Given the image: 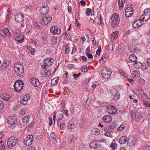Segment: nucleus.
<instances>
[{"label": "nucleus", "mask_w": 150, "mask_h": 150, "mask_svg": "<svg viewBox=\"0 0 150 150\" xmlns=\"http://www.w3.org/2000/svg\"><path fill=\"white\" fill-rule=\"evenodd\" d=\"M15 74L18 76L22 77L24 74L23 67L21 64L16 63L13 67Z\"/></svg>", "instance_id": "1"}, {"label": "nucleus", "mask_w": 150, "mask_h": 150, "mask_svg": "<svg viewBox=\"0 0 150 150\" xmlns=\"http://www.w3.org/2000/svg\"><path fill=\"white\" fill-rule=\"evenodd\" d=\"M120 21L119 14L117 13L113 14L110 21L111 27L113 28L117 27L119 24Z\"/></svg>", "instance_id": "2"}, {"label": "nucleus", "mask_w": 150, "mask_h": 150, "mask_svg": "<svg viewBox=\"0 0 150 150\" xmlns=\"http://www.w3.org/2000/svg\"><path fill=\"white\" fill-rule=\"evenodd\" d=\"M13 86L15 91L20 92L23 86V82L20 80L17 81L14 83Z\"/></svg>", "instance_id": "3"}, {"label": "nucleus", "mask_w": 150, "mask_h": 150, "mask_svg": "<svg viewBox=\"0 0 150 150\" xmlns=\"http://www.w3.org/2000/svg\"><path fill=\"white\" fill-rule=\"evenodd\" d=\"M17 138L14 137H11L8 140L7 146L8 148L12 149L15 146L17 143Z\"/></svg>", "instance_id": "4"}, {"label": "nucleus", "mask_w": 150, "mask_h": 150, "mask_svg": "<svg viewBox=\"0 0 150 150\" xmlns=\"http://www.w3.org/2000/svg\"><path fill=\"white\" fill-rule=\"evenodd\" d=\"M78 120L76 118H74L70 120L67 124V128L68 129H71L74 128L77 125Z\"/></svg>", "instance_id": "5"}, {"label": "nucleus", "mask_w": 150, "mask_h": 150, "mask_svg": "<svg viewBox=\"0 0 150 150\" xmlns=\"http://www.w3.org/2000/svg\"><path fill=\"white\" fill-rule=\"evenodd\" d=\"M143 15H142L138 20L135 21L133 23L132 25L133 28H137L142 25V21L144 22L145 19V17H143Z\"/></svg>", "instance_id": "6"}, {"label": "nucleus", "mask_w": 150, "mask_h": 150, "mask_svg": "<svg viewBox=\"0 0 150 150\" xmlns=\"http://www.w3.org/2000/svg\"><path fill=\"white\" fill-rule=\"evenodd\" d=\"M21 98L20 101V103L23 105H26L27 104L28 101L30 99L29 95L27 94H23L21 96Z\"/></svg>", "instance_id": "7"}, {"label": "nucleus", "mask_w": 150, "mask_h": 150, "mask_svg": "<svg viewBox=\"0 0 150 150\" xmlns=\"http://www.w3.org/2000/svg\"><path fill=\"white\" fill-rule=\"evenodd\" d=\"M50 32L53 35L59 34L61 33V29L56 26H52L50 29Z\"/></svg>", "instance_id": "8"}, {"label": "nucleus", "mask_w": 150, "mask_h": 150, "mask_svg": "<svg viewBox=\"0 0 150 150\" xmlns=\"http://www.w3.org/2000/svg\"><path fill=\"white\" fill-rule=\"evenodd\" d=\"M33 140V136L31 135H28L26 137L24 140V144L27 146L30 145L32 143Z\"/></svg>", "instance_id": "9"}, {"label": "nucleus", "mask_w": 150, "mask_h": 150, "mask_svg": "<svg viewBox=\"0 0 150 150\" xmlns=\"http://www.w3.org/2000/svg\"><path fill=\"white\" fill-rule=\"evenodd\" d=\"M110 93L111 94L112 98L114 100H118L119 98L120 95L119 92L117 90H112Z\"/></svg>", "instance_id": "10"}, {"label": "nucleus", "mask_w": 150, "mask_h": 150, "mask_svg": "<svg viewBox=\"0 0 150 150\" xmlns=\"http://www.w3.org/2000/svg\"><path fill=\"white\" fill-rule=\"evenodd\" d=\"M52 17L51 16L43 17L41 20V23L42 25H46L52 21Z\"/></svg>", "instance_id": "11"}, {"label": "nucleus", "mask_w": 150, "mask_h": 150, "mask_svg": "<svg viewBox=\"0 0 150 150\" xmlns=\"http://www.w3.org/2000/svg\"><path fill=\"white\" fill-rule=\"evenodd\" d=\"M49 11L48 7L46 5L42 6L40 8V12L42 15H45Z\"/></svg>", "instance_id": "12"}, {"label": "nucleus", "mask_w": 150, "mask_h": 150, "mask_svg": "<svg viewBox=\"0 0 150 150\" xmlns=\"http://www.w3.org/2000/svg\"><path fill=\"white\" fill-rule=\"evenodd\" d=\"M15 19L17 22L21 23L24 21V16L21 13H18L15 16Z\"/></svg>", "instance_id": "13"}, {"label": "nucleus", "mask_w": 150, "mask_h": 150, "mask_svg": "<svg viewBox=\"0 0 150 150\" xmlns=\"http://www.w3.org/2000/svg\"><path fill=\"white\" fill-rule=\"evenodd\" d=\"M16 120L15 116L14 115H12L9 117L8 120V122L9 124L13 125L16 123Z\"/></svg>", "instance_id": "14"}, {"label": "nucleus", "mask_w": 150, "mask_h": 150, "mask_svg": "<svg viewBox=\"0 0 150 150\" xmlns=\"http://www.w3.org/2000/svg\"><path fill=\"white\" fill-rule=\"evenodd\" d=\"M30 80L32 84L34 87H38L40 85V83L37 79L35 78H32Z\"/></svg>", "instance_id": "15"}, {"label": "nucleus", "mask_w": 150, "mask_h": 150, "mask_svg": "<svg viewBox=\"0 0 150 150\" xmlns=\"http://www.w3.org/2000/svg\"><path fill=\"white\" fill-rule=\"evenodd\" d=\"M1 35L4 37L6 36L11 35V33H10L9 30L8 28H4L1 32Z\"/></svg>", "instance_id": "16"}, {"label": "nucleus", "mask_w": 150, "mask_h": 150, "mask_svg": "<svg viewBox=\"0 0 150 150\" xmlns=\"http://www.w3.org/2000/svg\"><path fill=\"white\" fill-rule=\"evenodd\" d=\"M107 110L108 112H116V108L113 105H109L107 106Z\"/></svg>", "instance_id": "17"}, {"label": "nucleus", "mask_w": 150, "mask_h": 150, "mask_svg": "<svg viewBox=\"0 0 150 150\" xmlns=\"http://www.w3.org/2000/svg\"><path fill=\"white\" fill-rule=\"evenodd\" d=\"M9 61L8 60H6L4 61L3 64L1 66V71H4L7 68L8 66L9 65Z\"/></svg>", "instance_id": "18"}, {"label": "nucleus", "mask_w": 150, "mask_h": 150, "mask_svg": "<svg viewBox=\"0 0 150 150\" xmlns=\"http://www.w3.org/2000/svg\"><path fill=\"white\" fill-rule=\"evenodd\" d=\"M136 140L134 138L132 137L129 139L127 142V145L128 146L131 147L133 146L136 143Z\"/></svg>", "instance_id": "19"}, {"label": "nucleus", "mask_w": 150, "mask_h": 150, "mask_svg": "<svg viewBox=\"0 0 150 150\" xmlns=\"http://www.w3.org/2000/svg\"><path fill=\"white\" fill-rule=\"evenodd\" d=\"M89 146L91 148L95 149L98 148L99 144L98 143L96 142L95 141H94L90 143Z\"/></svg>", "instance_id": "20"}, {"label": "nucleus", "mask_w": 150, "mask_h": 150, "mask_svg": "<svg viewBox=\"0 0 150 150\" xmlns=\"http://www.w3.org/2000/svg\"><path fill=\"white\" fill-rule=\"evenodd\" d=\"M54 61V59L52 58L50 59L46 58L44 60V63L47 65L48 66L51 65V64Z\"/></svg>", "instance_id": "21"}, {"label": "nucleus", "mask_w": 150, "mask_h": 150, "mask_svg": "<svg viewBox=\"0 0 150 150\" xmlns=\"http://www.w3.org/2000/svg\"><path fill=\"white\" fill-rule=\"evenodd\" d=\"M144 16L147 17V18L145 20L147 21L150 18V8H147L144 11Z\"/></svg>", "instance_id": "22"}, {"label": "nucleus", "mask_w": 150, "mask_h": 150, "mask_svg": "<svg viewBox=\"0 0 150 150\" xmlns=\"http://www.w3.org/2000/svg\"><path fill=\"white\" fill-rule=\"evenodd\" d=\"M127 140V139L126 137L123 136L120 138L119 140V142L120 144H123L126 143Z\"/></svg>", "instance_id": "23"}, {"label": "nucleus", "mask_w": 150, "mask_h": 150, "mask_svg": "<svg viewBox=\"0 0 150 150\" xmlns=\"http://www.w3.org/2000/svg\"><path fill=\"white\" fill-rule=\"evenodd\" d=\"M125 3V0H118V6H119V10H121L123 8Z\"/></svg>", "instance_id": "24"}, {"label": "nucleus", "mask_w": 150, "mask_h": 150, "mask_svg": "<svg viewBox=\"0 0 150 150\" xmlns=\"http://www.w3.org/2000/svg\"><path fill=\"white\" fill-rule=\"evenodd\" d=\"M91 133L93 135H98L100 134V131L97 128H94L92 129Z\"/></svg>", "instance_id": "25"}, {"label": "nucleus", "mask_w": 150, "mask_h": 150, "mask_svg": "<svg viewBox=\"0 0 150 150\" xmlns=\"http://www.w3.org/2000/svg\"><path fill=\"white\" fill-rule=\"evenodd\" d=\"M23 36L21 35H18L15 38V40L19 43H21L23 41Z\"/></svg>", "instance_id": "26"}, {"label": "nucleus", "mask_w": 150, "mask_h": 150, "mask_svg": "<svg viewBox=\"0 0 150 150\" xmlns=\"http://www.w3.org/2000/svg\"><path fill=\"white\" fill-rule=\"evenodd\" d=\"M125 50L124 45L123 43L120 44L118 46V51L121 52Z\"/></svg>", "instance_id": "27"}, {"label": "nucleus", "mask_w": 150, "mask_h": 150, "mask_svg": "<svg viewBox=\"0 0 150 150\" xmlns=\"http://www.w3.org/2000/svg\"><path fill=\"white\" fill-rule=\"evenodd\" d=\"M118 32L116 31L112 33L111 35V38L113 40L116 39L118 36Z\"/></svg>", "instance_id": "28"}, {"label": "nucleus", "mask_w": 150, "mask_h": 150, "mask_svg": "<svg viewBox=\"0 0 150 150\" xmlns=\"http://www.w3.org/2000/svg\"><path fill=\"white\" fill-rule=\"evenodd\" d=\"M137 114H138V115H139L138 117H137L138 119L137 121L140 120L142 118H145L146 115V113H137Z\"/></svg>", "instance_id": "29"}, {"label": "nucleus", "mask_w": 150, "mask_h": 150, "mask_svg": "<svg viewBox=\"0 0 150 150\" xmlns=\"http://www.w3.org/2000/svg\"><path fill=\"white\" fill-rule=\"evenodd\" d=\"M127 10H125V15L127 18H129L131 17L133 14V11H127Z\"/></svg>", "instance_id": "30"}, {"label": "nucleus", "mask_w": 150, "mask_h": 150, "mask_svg": "<svg viewBox=\"0 0 150 150\" xmlns=\"http://www.w3.org/2000/svg\"><path fill=\"white\" fill-rule=\"evenodd\" d=\"M59 80V78L58 77L55 79H52L51 82V84L52 86L57 84Z\"/></svg>", "instance_id": "31"}, {"label": "nucleus", "mask_w": 150, "mask_h": 150, "mask_svg": "<svg viewBox=\"0 0 150 150\" xmlns=\"http://www.w3.org/2000/svg\"><path fill=\"white\" fill-rule=\"evenodd\" d=\"M129 60L133 62H135L137 59V57L134 54H132L129 57Z\"/></svg>", "instance_id": "32"}, {"label": "nucleus", "mask_w": 150, "mask_h": 150, "mask_svg": "<svg viewBox=\"0 0 150 150\" xmlns=\"http://www.w3.org/2000/svg\"><path fill=\"white\" fill-rule=\"evenodd\" d=\"M103 77L105 79H108L111 76L110 73H108L106 72L103 73L102 74Z\"/></svg>", "instance_id": "33"}, {"label": "nucleus", "mask_w": 150, "mask_h": 150, "mask_svg": "<svg viewBox=\"0 0 150 150\" xmlns=\"http://www.w3.org/2000/svg\"><path fill=\"white\" fill-rule=\"evenodd\" d=\"M103 120L104 122L106 123L110 122L111 120L109 116L107 115L104 116L103 117Z\"/></svg>", "instance_id": "34"}, {"label": "nucleus", "mask_w": 150, "mask_h": 150, "mask_svg": "<svg viewBox=\"0 0 150 150\" xmlns=\"http://www.w3.org/2000/svg\"><path fill=\"white\" fill-rule=\"evenodd\" d=\"M138 115V114H136V113H131V116L132 119H136V120L137 121H137L138 119L137 118L139 116V115Z\"/></svg>", "instance_id": "35"}, {"label": "nucleus", "mask_w": 150, "mask_h": 150, "mask_svg": "<svg viewBox=\"0 0 150 150\" xmlns=\"http://www.w3.org/2000/svg\"><path fill=\"white\" fill-rule=\"evenodd\" d=\"M29 118L30 117L28 116H26L24 117L22 119L23 123H28L29 121Z\"/></svg>", "instance_id": "36"}, {"label": "nucleus", "mask_w": 150, "mask_h": 150, "mask_svg": "<svg viewBox=\"0 0 150 150\" xmlns=\"http://www.w3.org/2000/svg\"><path fill=\"white\" fill-rule=\"evenodd\" d=\"M133 64L135 67L136 68H139V67L141 66L142 65V64L140 62H134Z\"/></svg>", "instance_id": "37"}, {"label": "nucleus", "mask_w": 150, "mask_h": 150, "mask_svg": "<svg viewBox=\"0 0 150 150\" xmlns=\"http://www.w3.org/2000/svg\"><path fill=\"white\" fill-rule=\"evenodd\" d=\"M51 136L53 141H55L56 139V134L54 132H52L51 134Z\"/></svg>", "instance_id": "38"}, {"label": "nucleus", "mask_w": 150, "mask_h": 150, "mask_svg": "<svg viewBox=\"0 0 150 150\" xmlns=\"http://www.w3.org/2000/svg\"><path fill=\"white\" fill-rule=\"evenodd\" d=\"M24 11L26 13L30 12L31 10V7L30 6H27L25 7L24 9Z\"/></svg>", "instance_id": "39"}, {"label": "nucleus", "mask_w": 150, "mask_h": 150, "mask_svg": "<svg viewBox=\"0 0 150 150\" xmlns=\"http://www.w3.org/2000/svg\"><path fill=\"white\" fill-rule=\"evenodd\" d=\"M1 97L3 99L6 100H8L10 98L8 94H4L1 95Z\"/></svg>", "instance_id": "40"}, {"label": "nucleus", "mask_w": 150, "mask_h": 150, "mask_svg": "<svg viewBox=\"0 0 150 150\" xmlns=\"http://www.w3.org/2000/svg\"><path fill=\"white\" fill-rule=\"evenodd\" d=\"M127 11H129V12L133 11L132 4H130L127 5L125 10H127Z\"/></svg>", "instance_id": "41"}, {"label": "nucleus", "mask_w": 150, "mask_h": 150, "mask_svg": "<svg viewBox=\"0 0 150 150\" xmlns=\"http://www.w3.org/2000/svg\"><path fill=\"white\" fill-rule=\"evenodd\" d=\"M57 37H53L52 38L51 41L52 42V44L54 45L57 43Z\"/></svg>", "instance_id": "42"}, {"label": "nucleus", "mask_w": 150, "mask_h": 150, "mask_svg": "<svg viewBox=\"0 0 150 150\" xmlns=\"http://www.w3.org/2000/svg\"><path fill=\"white\" fill-rule=\"evenodd\" d=\"M27 49L28 50H29L30 51V53L31 54H33L34 53V52L35 51V50L34 48H32L30 46H28L27 47Z\"/></svg>", "instance_id": "43"}, {"label": "nucleus", "mask_w": 150, "mask_h": 150, "mask_svg": "<svg viewBox=\"0 0 150 150\" xmlns=\"http://www.w3.org/2000/svg\"><path fill=\"white\" fill-rule=\"evenodd\" d=\"M144 103L146 105L150 107V99L146 98L145 101Z\"/></svg>", "instance_id": "44"}, {"label": "nucleus", "mask_w": 150, "mask_h": 150, "mask_svg": "<svg viewBox=\"0 0 150 150\" xmlns=\"http://www.w3.org/2000/svg\"><path fill=\"white\" fill-rule=\"evenodd\" d=\"M91 11V8H87L86 9V11L85 13V14L87 15V16H89L90 15Z\"/></svg>", "instance_id": "45"}, {"label": "nucleus", "mask_w": 150, "mask_h": 150, "mask_svg": "<svg viewBox=\"0 0 150 150\" xmlns=\"http://www.w3.org/2000/svg\"><path fill=\"white\" fill-rule=\"evenodd\" d=\"M133 74L135 77H139L140 75V73L139 71H135L133 72Z\"/></svg>", "instance_id": "46"}, {"label": "nucleus", "mask_w": 150, "mask_h": 150, "mask_svg": "<svg viewBox=\"0 0 150 150\" xmlns=\"http://www.w3.org/2000/svg\"><path fill=\"white\" fill-rule=\"evenodd\" d=\"M139 83L141 85H143L145 83V81L143 79H140L138 80Z\"/></svg>", "instance_id": "47"}, {"label": "nucleus", "mask_w": 150, "mask_h": 150, "mask_svg": "<svg viewBox=\"0 0 150 150\" xmlns=\"http://www.w3.org/2000/svg\"><path fill=\"white\" fill-rule=\"evenodd\" d=\"M125 128V126L123 125H121L117 128V130L119 131H121L122 130Z\"/></svg>", "instance_id": "48"}, {"label": "nucleus", "mask_w": 150, "mask_h": 150, "mask_svg": "<svg viewBox=\"0 0 150 150\" xmlns=\"http://www.w3.org/2000/svg\"><path fill=\"white\" fill-rule=\"evenodd\" d=\"M116 126V124L114 122L112 123L109 126V127L110 129H113Z\"/></svg>", "instance_id": "49"}, {"label": "nucleus", "mask_w": 150, "mask_h": 150, "mask_svg": "<svg viewBox=\"0 0 150 150\" xmlns=\"http://www.w3.org/2000/svg\"><path fill=\"white\" fill-rule=\"evenodd\" d=\"M143 150H150V146L148 145H144L143 147Z\"/></svg>", "instance_id": "50"}, {"label": "nucleus", "mask_w": 150, "mask_h": 150, "mask_svg": "<svg viewBox=\"0 0 150 150\" xmlns=\"http://www.w3.org/2000/svg\"><path fill=\"white\" fill-rule=\"evenodd\" d=\"M81 70L83 72H86L88 71V69L86 67H81Z\"/></svg>", "instance_id": "51"}, {"label": "nucleus", "mask_w": 150, "mask_h": 150, "mask_svg": "<svg viewBox=\"0 0 150 150\" xmlns=\"http://www.w3.org/2000/svg\"><path fill=\"white\" fill-rule=\"evenodd\" d=\"M110 147L113 150H114L117 147V145L116 144H114L112 143L111 144Z\"/></svg>", "instance_id": "52"}, {"label": "nucleus", "mask_w": 150, "mask_h": 150, "mask_svg": "<svg viewBox=\"0 0 150 150\" xmlns=\"http://www.w3.org/2000/svg\"><path fill=\"white\" fill-rule=\"evenodd\" d=\"M51 70H49L47 72H45V74L46 76H50L51 74Z\"/></svg>", "instance_id": "53"}, {"label": "nucleus", "mask_w": 150, "mask_h": 150, "mask_svg": "<svg viewBox=\"0 0 150 150\" xmlns=\"http://www.w3.org/2000/svg\"><path fill=\"white\" fill-rule=\"evenodd\" d=\"M101 50V47L100 46H99L97 50L96 53V54L98 55L100 54Z\"/></svg>", "instance_id": "54"}, {"label": "nucleus", "mask_w": 150, "mask_h": 150, "mask_svg": "<svg viewBox=\"0 0 150 150\" xmlns=\"http://www.w3.org/2000/svg\"><path fill=\"white\" fill-rule=\"evenodd\" d=\"M104 135L105 136H107L108 137H112V135L109 132H107L104 133Z\"/></svg>", "instance_id": "55"}, {"label": "nucleus", "mask_w": 150, "mask_h": 150, "mask_svg": "<svg viewBox=\"0 0 150 150\" xmlns=\"http://www.w3.org/2000/svg\"><path fill=\"white\" fill-rule=\"evenodd\" d=\"M49 126H51L52 125V118L51 117H50L49 118Z\"/></svg>", "instance_id": "56"}, {"label": "nucleus", "mask_w": 150, "mask_h": 150, "mask_svg": "<svg viewBox=\"0 0 150 150\" xmlns=\"http://www.w3.org/2000/svg\"><path fill=\"white\" fill-rule=\"evenodd\" d=\"M80 74L81 73H79L78 74H74L73 75V76L74 78L75 79H76L78 78Z\"/></svg>", "instance_id": "57"}, {"label": "nucleus", "mask_w": 150, "mask_h": 150, "mask_svg": "<svg viewBox=\"0 0 150 150\" xmlns=\"http://www.w3.org/2000/svg\"><path fill=\"white\" fill-rule=\"evenodd\" d=\"M60 126L61 130H63L65 127V125L62 123H61L60 124Z\"/></svg>", "instance_id": "58"}, {"label": "nucleus", "mask_w": 150, "mask_h": 150, "mask_svg": "<svg viewBox=\"0 0 150 150\" xmlns=\"http://www.w3.org/2000/svg\"><path fill=\"white\" fill-rule=\"evenodd\" d=\"M127 80L130 83L132 84H133L134 83V80L132 79L127 78Z\"/></svg>", "instance_id": "59"}, {"label": "nucleus", "mask_w": 150, "mask_h": 150, "mask_svg": "<svg viewBox=\"0 0 150 150\" xmlns=\"http://www.w3.org/2000/svg\"><path fill=\"white\" fill-rule=\"evenodd\" d=\"M34 124V122H32L28 126V128H30V130H31V128L32 129L33 127V125Z\"/></svg>", "instance_id": "60"}, {"label": "nucleus", "mask_w": 150, "mask_h": 150, "mask_svg": "<svg viewBox=\"0 0 150 150\" xmlns=\"http://www.w3.org/2000/svg\"><path fill=\"white\" fill-rule=\"evenodd\" d=\"M65 35L67 39L70 40L71 39V37L70 36L69 34H67L66 32L65 33Z\"/></svg>", "instance_id": "61"}, {"label": "nucleus", "mask_w": 150, "mask_h": 150, "mask_svg": "<svg viewBox=\"0 0 150 150\" xmlns=\"http://www.w3.org/2000/svg\"><path fill=\"white\" fill-rule=\"evenodd\" d=\"M86 55L87 56V57L88 58L92 59L93 58V56L91 54H89L87 53Z\"/></svg>", "instance_id": "62"}, {"label": "nucleus", "mask_w": 150, "mask_h": 150, "mask_svg": "<svg viewBox=\"0 0 150 150\" xmlns=\"http://www.w3.org/2000/svg\"><path fill=\"white\" fill-rule=\"evenodd\" d=\"M113 45L112 44L109 45L108 48L109 50H110V52H111L113 50Z\"/></svg>", "instance_id": "63"}, {"label": "nucleus", "mask_w": 150, "mask_h": 150, "mask_svg": "<svg viewBox=\"0 0 150 150\" xmlns=\"http://www.w3.org/2000/svg\"><path fill=\"white\" fill-rule=\"evenodd\" d=\"M5 147L4 145H2L0 146V150H5Z\"/></svg>", "instance_id": "64"}]
</instances>
